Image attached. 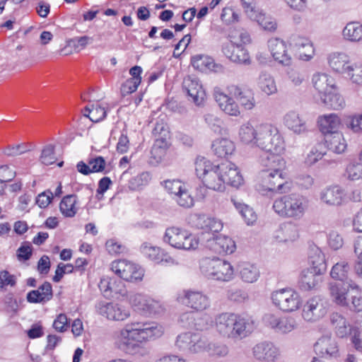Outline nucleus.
Returning <instances> with one entry per match:
<instances>
[{
    "label": "nucleus",
    "mask_w": 362,
    "mask_h": 362,
    "mask_svg": "<svg viewBox=\"0 0 362 362\" xmlns=\"http://www.w3.org/2000/svg\"><path fill=\"white\" fill-rule=\"evenodd\" d=\"M237 272L240 279L247 284L256 282L260 276L257 265L249 262H239L237 265Z\"/></svg>",
    "instance_id": "e433bc0d"
},
{
    "label": "nucleus",
    "mask_w": 362,
    "mask_h": 362,
    "mask_svg": "<svg viewBox=\"0 0 362 362\" xmlns=\"http://www.w3.org/2000/svg\"><path fill=\"white\" fill-rule=\"evenodd\" d=\"M222 52L230 61L245 65L251 63L247 51L242 45H235L233 41L225 43L222 46Z\"/></svg>",
    "instance_id": "a878e982"
},
{
    "label": "nucleus",
    "mask_w": 362,
    "mask_h": 362,
    "mask_svg": "<svg viewBox=\"0 0 362 362\" xmlns=\"http://www.w3.org/2000/svg\"><path fill=\"white\" fill-rule=\"evenodd\" d=\"M40 160L42 163L49 165L55 163L57 157L52 144H47L42 150Z\"/></svg>",
    "instance_id": "69168bd1"
},
{
    "label": "nucleus",
    "mask_w": 362,
    "mask_h": 362,
    "mask_svg": "<svg viewBox=\"0 0 362 362\" xmlns=\"http://www.w3.org/2000/svg\"><path fill=\"white\" fill-rule=\"evenodd\" d=\"M191 64L192 66L202 72L215 71L218 72L221 70L222 66L216 64L214 60L206 55H195L192 57Z\"/></svg>",
    "instance_id": "58836bf2"
},
{
    "label": "nucleus",
    "mask_w": 362,
    "mask_h": 362,
    "mask_svg": "<svg viewBox=\"0 0 362 362\" xmlns=\"http://www.w3.org/2000/svg\"><path fill=\"white\" fill-rule=\"evenodd\" d=\"M316 102L325 107L334 110H340L345 107L346 102L344 97L340 94L338 87L317 99Z\"/></svg>",
    "instance_id": "f704fd0d"
},
{
    "label": "nucleus",
    "mask_w": 362,
    "mask_h": 362,
    "mask_svg": "<svg viewBox=\"0 0 362 362\" xmlns=\"http://www.w3.org/2000/svg\"><path fill=\"white\" fill-rule=\"evenodd\" d=\"M351 273V266L346 260H341L335 263L330 271V276L341 282L349 281V276Z\"/></svg>",
    "instance_id": "a18cd8bd"
},
{
    "label": "nucleus",
    "mask_w": 362,
    "mask_h": 362,
    "mask_svg": "<svg viewBox=\"0 0 362 362\" xmlns=\"http://www.w3.org/2000/svg\"><path fill=\"white\" fill-rule=\"evenodd\" d=\"M330 322L335 334L339 338L351 337V341L356 350L362 349L361 332L358 327L352 326L347 320L338 313H333L330 316Z\"/></svg>",
    "instance_id": "ddd939ff"
},
{
    "label": "nucleus",
    "mask_w": 362,
    "mask_h": 362,
    "mask_svg": "<svg viewBox=\"0 0 362 362\" xmlns=\"http://www.w3.org/2000/svg\"><path fill=\"white\" fill-rule=\"evenodd\" d=\"M163 240L173 247L185 250L197 249L200 242L199 236L191 234L185 228H166Z\"/></svg>",
    "instance_id": "9d476101"
},
{
    "label": "nucleus",
    "mask_w": 362,
    "mask_h": 362,
    "mask_svg": "<svg viewBox=\"0 0 362 362\" xmlns=\"http://www.w3.org/2000/svg\"><path fill=\"white\" fill-rule=\"evenodd\" d=\"M286 76L293 86H300L305 81V75L297 67L288 68L286 71Z\"/></svg>",
    "instance_id": "680f3d73"
},
{
    "label": "nucleus",
    "mask_w": 362,
    "mask_h": 362,
    "mask_svg": "<svg viewBox=\"0 0 362 362\" xmlns=\"http://www.w3.org/2000/svg\"><path fill=\"white\" fill-rule=\"evenodd\" d=\"M325 271L313 267L303 269L299 281L301 290L308 291L315 289L322 282V275Z\"/></svg>",
    "instance_id": "bb28decb"
},
{
    "label": "nucleus",
    "mask_w": 362,
    "mask_h": 362,
    "mask_svg": "<svg viewBox=\"0 0 362 362\" xmlns=\"http://www.w3.org/2000/svg\"><path fill=\"white\" fill-rule=\"evenodd\" d=\"M257 84L259 90L267 95H274L277 93V86L273 76L265 71L260 72Z\"/></svg>",
    "instance_id": "79ce46f5"
},
{
    "label": "nucleus",
    "mask_w": 362,
    "mask_h": 362,
    "mask_svg": "<svg viewBox=\"0 0 362 362\" xmlns=\"http://www.w3.org/2000/svg\"><path fill=\"white\" fill-rule=\"evenodd\" d=\"M187 184L179 180H168L163 182V187L167 192L175 197L187 187Z\"/></svg>",
    "instance_id": "052dcab7"
},
{
    "label": "nucleus",
    "mask_w": 362,
    "mask_h": 362,
    "mask_svg": "<svg viewBox=\"0 0 362 362\" xmlns=\"http://www.w3.org/2000/svg\"><path fill=\"white\" fill-rule=\"evenodd\" d=\"M167 141L156 140L151 151V162L158 164L163 161L166 155Z\"/></svg>",
    "instance_id": "603ef678"
},
{
    "label": "nucleus",
    "mask_w": 362,
    "mask_h": 362,
    "mask_svg": "<svg viewBox=\"0 0 362 362\" xmlns=\"http://www.w3.org/2000/svg\"><path fill=\"white\" fill-rule=\"evenodd\" d=\"M320 201L330 206H341L347 202L345 190L338 185L327 186L320 192Z\"/></svg>",
    "instance_id": "4be33fe9"
},
{
    "label": "nucleus",
    "mask_w": 362,
    "mask_h": 362,
    "mask_svg": "<svg viewBox=\"0 0 362 362\" xmlns=\"http://www.w3.org/2000/svg\"><path fill=\"white\" fill-rule=\"evenodd\" d=\"M268 47L274 59L279 64L289 66L292 64V57L288 52L287 44L280 38H271L268 41Z\"/></svg>",
    "instance_id": "b1692460"
},
{
    "label": "nucleus",
    "mask_w": 362,
    "mask_h": 362,
    "mask_svg": "<svg viewBox=\"0 0 362 362\" xmlns=\"http://www.w3.org/2000/svg\"><path fill=\"white\" fill-rule=\"evenodd\" d=\"M284 124L296 134H302L306 132L305 121L294 111L286 114L284 118Z\"/></svg>",
    "instance_id": "a19ab883"
},
{
    "label": "nucleus",
    "mask_w": 362,
    "mask_h": 362,
    "mask_svg": "<svg viewBox=\"0 0 362 362\" xmlns=\"http://www.w3.org/2000/svg\"><path fill=\"white\" fill-rule=\"evenodd\" d=\"M255 16V18H251L250 20L256 21L264 30L274 31L276 29V21L271 16H266L262 9Z\"/></svg>",
    "instance_id": "864d4df0"
},
{
    "label": "nucleus",
    "mask_w": 362,
    "mask_h": 362,
    "mask_svg": "<svg viewBox=\"0 0 362 362\" xmlns=\"http://www.w3.org/2000/svg\"><path fill=\"white\" fill-rule=\"evenodd\" d=\"M151 180V175L148 172H142L131 180L130 185L133 189H138L147 185Z\"/></svg>",
    "instance_id": "774afa93"
},
{
    "label": "nucleus",
    "mask_w": 362,
    "mask_h": 362,
    "mask_svg": "<svg viewBox=\"0 0 362 362\" xmlns=\"http://www.w3.org/2000/svg\"><path fill=\"white\" fill-rule=\"evenodd\" d=\"M164 334L163 325L151 321H131L115 335L117 347L129 355L139 352L141 345L154 341Z\"/></svg>",
    "instance_id": "f03ea898"
},
{
    "label": "nucleus",
    "mask_w": 362,
    "mask_h": 362,
    "mask_svg": "<svg viewBox=\"0 0 362 362\" xmlns=\"http://www.w3.org/2000/svg\"><path fill=\"white\" fill-rule=\"evenodd\" d=\"M345 176L351 181L362 179V163L356 162L349 163L345 170Z\"/></svg>",
    "instance_id": "bf43d9fd"
},
{
    "label": "nucleus",
    "mask_w": 362,
    "mask_h": 362,
    "mask_svg": "<svg viewBox=\"0 0 362 362\" xmlns=\"http://www.w3.org/2000/svg\"><path fill=\"white\" fill-rule=\"evenodd\" d=\"M204 336L195 332H185L176 337V348L188 354H200L204 345Z\"/></svg>",
    "instance_id": "f3484780"
},
{
    "label": "nucleus",
    "mask_w": 362,
    "mask_h": 362,
    "mask_svg": "<svg viewBox=\"0 0 362 362\" xmlns=\"http://www.w3.org/2000/svg\"><path fill=\"white\" fill-rule=\"evenodd\" d=\"M221 170L224 180V185L238 187L243 183V177L235 163L229 161L221 163Z\"/></svg>",
    "instance_id": "2f4dec72"
},
{
    "label": "nucleus",
    "mask_w": 362,
    "mask_h": 362,
    "mask_svg": "<svg viewBox=\"0 0 362 362\" xmlns=\"http://www.w3.org/2000/svg\"><path fill=\"white\" fill-rule=\"evenodd\" d=\"M204 121L208 127L215 133H221L223 120L213 113L204 115Z\"/></svg>",
    "instance_id": "0e129e2a"
},
{
    "label": "nucleus",
    "mask_w": 362,
    "mask_h": 362,
    "mask_svg": "<svg viewBox=\"0 0 362 362\" xmlns=\"http://www.w3.org/2000/svg\"><path fill=\"white\" fill-rule=\"evenodd\" d=\"M272 304L284 313H293L302 306L300 293L291 288H281L271 294Z\"/></svg>",
    "instance_id": "9b49d317"
},
{
    "label": "nucleus",
    "mask_w": 362,
    "mask_h": 362,
    "mask_svg": "<svg viewBox=\"0 0 362 362\" xmlns=\"http://www.w3.org/2000/svg\"><path fill=\"white\" fill-rule=\"evenodd\" d=\"M96 312L109 320L124 321L131 316L129 308L115 303L100 301L95 305Z\"/></svg>",
    "instance_id": "6ab92c4d"
},
{
    "label": "nucleus",
    "mask_w": 362,
    "mask_h": 362,
    "mask_svg": "<svg viewBox=\"0 0 362 362\" xmlns=\"http://www.w3.org/2000/svg\"><path fill=\"white\" fill-rule=\"evenodd\" d=\"M98 287L106 298H117L118 295L124 296L126 293L124 286L120 280L108 276L100 279Z\"/></svg>",
    "instance_id": "c85d7f7f"
},
{
    "label": "nucleus",
    "mask_w": 362,
    "mask_h": 362,
    "mask_svg": "<svg viewBox=\"0 0 362 362\" xmlns=\"http://www.w3.org/2000/svg\"><path fill=\"white\" fill-rule=\"evenodd\" d=\"M263 325L279 334H288L296 329L298 323L291 315H280L274 313H267L262 318Z\"/></svg>",
    "instance_id": "2eb2a0df"
},
{
    "label": "nucleus",
    "mask_w": 362,
    "mask_h": 362,
    "mask_svg": "<svg viewBox=\"0 0 362 362\" xmlns=\"http://www.w3.org/2000/svg\"><path fill=\"white\" fill-rule=\"evenodd\" d=\"M254 317L245 313L223 312L215 315L214 329L223 339L239 341L248 337L256 329Z\"/></svg>",
    "instance_id": "7ed1b4c3"
},
{
    "label": "nucleus",
    "mask_w": 362,
    "mask_h": 362,
    "mask_svg": "<svg viewBox=\"0 0 362 362\" xmlns=\"http://www.w3.org/2000/svg\"><path fill=\"white\" fill-rule=\"evenodd\" d=\"M199 240L209 250L219 255H229L236 250L235 241L229 236L212 228H204L199 235Z\"/></svg>",
    "instance_id": "6e6552de"
},
{
    "label": "nucleus",
    "mask_w": 362,
    "mask_h": 362,
    "mask_svg": "<svg viewBox=\"0 0 362 362\" xmlns=\"http://www.w3.org/2000/svg\"><path fill=\"white\" fill-rule=\"evenodd\" d=\"M129 303L134 311L146 317L160 315L165 310L163 302L143 293L130 295Z\"/></svg>",
    "instance_id": "1a4fd4ad"
},
{
    "label": "nucleus",
    "mask_w": 362,
    "mask_h": 362,
    "mask_svg": "<svg viewBox=\"0 0 362 362\" xmlns=\"http://www.w3.org/2000/svg\"><path fill=\"white\" fill-rule=\"evenodd\" d=\"M173 199L177 204L183 208H190L194 205V199L189 193L187 186L182 190Z\"/></svg>",
    "instance_id": "338daca9"
},
{
    "label": "nucleus",
    "mask_w": 362,
    "mask_h": 362,
    "mask_svg": "<svg viewBox=\"0 0 362 362\" xmlns=\"http://www.w3.org/2000/svg\"><path fill=\"white\" fill-rule=\"evenodd\" d=\"M252 355L259 362H276L281 357V350L273 342L263 341L252 347Z\"/></svg>",
    "instance_id": "aec40b11"
},
{
    "label": "nucleus",
    "mask_w": 362,
    "mask_h": 362,
    "mask_svg": "<svg viewBox=\"0 0 362 362\" xmlns=\"http://www.w3.org/2000/svg\"><path fill=\"white\" fill-rule=\"evenodd\" d=\"M199 270L209 280L228 282L234 279V268L232 264L218 257H204L199 262Z\"/></svg>",
    "instance_id": "0eeeda50"
},
{
    "label": "nucleus",
    "mask_w": 362,
    "mask_h": 362,
    "mask_svg": "<svg viewBox=\"0 0 362 362\" xmlns=\"http://www.w3.org/2000/svg\"><path fill=\"white\" fill-rule=\"evenodd\" d=\"M327 62L329 69L339 74H346L351 64L350 56L343 51L330 52L327 54Z\"/></svg>",
    "instance_id": "cd10ccee"
},
{
    "label": "nucleus",
    "mask_w": 362,
    "mask_h": 362,
    "mask_svg": "<svg viewBox=\"0 0 362 362\" xmlns=\"http://www.w3.org/2000/svg\"><path fill=\"white\" fill-rule=\"evenodd\" d=\"M314 89L317 91L315 95V101L328 91L337 88V83L334 77L325 72L315 73L311 79Z\"/></svg>",
    "instance_id": "393cba45"
},
{
    "label": "nucleus",
    "mask_w": 362,
    "mask_h": 362,
    "mask_svg": "<svg viewBox=\"0 0 362 362\" xmlns=\"http://www.w3.org/2000/svg\"><path fill=\"white\" fill-rule=\"evenodd\" d=\"M211 326L214 327V320L206 313L198 315L195 313L193 328L198 331L207 330Z\"/></svg>",
    "instance_id": "13d9d810"
},
{
    "label": "nucleus",
    "mask_w": 362,
    "mask_h": 362,
    "mask_svg": "<svg viewBox=\"0 0 362 362\" xmlns=\"http://www.w3.org/2000/svg\"><path fill=\"white\" fill-rule=\"evenodd\" d=\"M183 88L186 90L188 95L197 105L203 104L206 93L199 81L192 76L185 78L183 81Z\"/></svg>",
    "instance_id": "7c9ffc66"
},
{
    "label": "nucleus",
    "mask_w": 362,
    "mask_h": 362,
    "mask_svg": "<svg viewBox=\"0 0 362 362\" xmlns=\"http://www.w3.org/2000/svg\"><path fill=\"white\" fill-rule=\"evenodd\" d=\"M327 148L337 154L342 153L347 148V143L342 132L328 134L325 136Z\"/></svg>",
    "instance_id": "ea45409f"
},
{
    "label": "nucleus",
    "mask_w": 362,
    "mask_h": 362,
    "mask_svg": "<svg viewBox=\"0 0 362 362\" xmlns=\"http://www.w3.org/2000/svg\"><path fill=\"white\" fill-rule=\"evenodd\" d=\"M194 165L197 177L207 188L220 192L224 190L225 185L221 164L215 165L206 158L198 156Z\"/></svg>",
    "instance_id": "423d86ee"
},
{
    "label": "nucleus",
    "mask_w": 362,
    "mask_h": 362,
    "mask_svg": "<svg viewBox=\"0 0 362 362\" xmlns=\"http://www.w3.org/2000/svg\"><path fill=\"white\" fill-rule=\"evenodd\" d=\"M308 259L310 267L326 270L327 265L325 257L321 249L315 245H311L309 247Z\"/></svg>",
    "instance_id": "09e8293b"
},
{
    "label": "nucleus",
    "mask_w": 362,
    "mask_h": 362,
    "mask_svg": "<svg viewBox=\"0 0 362 362\" xmlns=\"http://www.w3.org/2000/svg\"><path fill=\"white\" fill-rule=\"evenodd\" d=\"M228 95L220 89L214 90V98L220 109L232 117H239L241 110H252L257 105L254 91L248 88L232 85L228 87Z\"/></svg>",
    "instance_id": "20e7f679"
},
{
    "label": "nucleus",
    "mask_w": 362,
    "mask_h": 362,
    "mask_svg": "<svg viewBox=\"0 0 362 362\" xmlns=\"http://www.w3.org/2000/svg\"><path fill=\"white\" fill-rule=\"evenodd\" d=\"M319 129L325 136L328 134L340 132L342 122L340 117L335 113H329L321 115L317 119Z\"/></svg>",
    "instance_id": "c756f323"
},
{
    "label": "nucleus",
    "mask_w": 362,
    "mask_h": 362,
    "mask_svg": "<svg viewBox=\"0 0 362 362\" xmlns=\"http://www.w3.org/2000/svg\"><path fill=\"white\" fill-rule=\"evenodd\" d=\"M53 297L52 284L48 282H44L37 290L29 291L26 296V300L30 303L44 304L49 301Z\"/></svg>",
    "instance_id": "c9c22d12"
},
{
    "label": "nucleus",
    "mask_w": 362,
    "mask_h": 362,
    "mask_svg": "<svg viewBox=\"0 0 362 362\" xmlns=\"http://www.w3.org/2000/svg\"><path fill=\"white\" fill-rule=\"evenodd\" d=\"M346 74L353 84L362 86V62L351 64Z\"/></svg>",
    "instance_id": "4d7b16f0"
},
{
    "label": "nucleus",
    "mask_w": 362,
    "mask_h": 362,
    "mask_svg": "<svg viewBox=\"0 0 362 362\" xmlns=\"http://www.w3.org/2000/svg\"><path fill=\"white\" fill-rule=\"evenodd\" d=\"M107 115V111L98 103L87 105L85 107L84 116L88 117L93 122H99L103 120Z\"/></svg>",
    "instance_id": "3c124183"
},
{
    "label": "nucleus",
    "mask_w": 362,
    "mask_h": 362,
    "mask_svg": "<svg viewBox=\"0 0 362 362\" xmlns=\"http://www.w3.org/2000/svg\"><path fill=\"white\" fill-rule=\"evenodd\" d=\"M359 291V286L353 281L346 282H332L329 284V296L334 303L341 306L349 305L347 296L349 289Z\"/></svg>",
    "instance_id": "412c9836"
},
{
    "label": "nucleus",
    "mask_w": 362,
    "mask_h": 362,
    "mask_svg": "<svg viewBox=\"0 0 362 362\" xmlns=\"http://www.w3.org/2000/svg\"><path fill=\"white\" fill-rule=\"evenodd\" d=\"M231 202L247 225L250 226L255 223L257 216L251 206L243 203L241 200L233 198L231 199Z\"/></svg>",
    "instance_id": "49530a36"
},
{
    "label": "nucleus",
    "mask_w": 362,
    "mask_h": 362,
    "mask_svg": "<svg viewBox=\"0 0 362 362\" xmlns=\"http://www.w3.org/2000/svg\"><path fill=\"white\" fill-rule=\"evenodd\" d=\"M141 255L157 264L177 265V260L169 255L164 249L144 242L140 246Z\"/></svg>",
    "instance_id": "a211bd4d"
},
{
    "label": "nucleus",
    "mask_w": 362,
    "mask_h": 362,
    "mask_svg": "<svg viewBox=\"0 0 362 362\" xmlns=\"http://www.w3.org/2000/svg\"><path fill=\"white\" fill-rule=\"evenodd\" d=\"M111 270L124 281L136 283L142 281L145 271L139 264L127 259H117L111 263Z\"/></svg>",
    "instance_id": "dca6fc26"
},
{
    "label": "nucleus",
    "mask_w": 362,
    "mask_h": 362,
    "mask_svg": "<svg viewBox=\"0 0 362 362\" xmlns=\"http://www.w3.org/2000/svg\"><path fill=\"white\" fill-rule=\"evenodd\" d=\"M93 41L92 37L84 35L81 37H75L66 41V45L61 49V54L67 55L71 50H67L69 48L73 49L75 52L83 49L88 44Z\"/></svg>",
    "instance_id": "de8ad7c7"
},
{
    "label": "nucleus",
    "mask_w": 362,
    "mask_h": 362,
    "mask_svg": "<svg viewBox=\"0 0 362 362\" xmlns=\"http://www.w3.org/2000/svg\"><path fill=\"white\" fill-rule=\"evenodd\" d=\"M289 44L296 51L298 59L309 62L313 59L315 51L310 39L295 35L291 37Z\"/></svg>",
    "instance_id": "5701e85b"
},
{
    "label": "nucleus",
    "mask_w": 362,
    "mask_h": 362,
    "mask_svg": "<svg viewBox=\"0 0 362 362\" xmlns=\"http://www.w3.org/2000/svg\"><path fill=\"white\" fill-rule=\"evenodd\" d=\"M354 252L357 256L354 272L358 278L362 279V237H359L355 242Z\"/></svg>",
    "instance_id": "e2e57ef3"
},
{
    "label": "nucleus",
    "mask_w": 362,
    "mask_h": 362,
    "mask_svg": "<svg viewBox=\"0 0 362 362\" xmlns=\"http://www.w3.org/2000/svg\"><path fill=\"white\" fill-rule=\"evenodd\" d=\"M77 197L74 194L66 195L59 204V210L65 217H73L77 212Z\"/></svg>",
    "instance_id": "8fccbe9b"
},
{
    "label": "nucleus",
    "mask_w": 362,
    "mask_h": 362,
    "mask_svg": "<svg viewBox=\"0 0 362 362\" xmlns=\"http://www.w3.org/2000/svg\"><path fill=\"white\" fill-rule=\"evenodd\" d=\"M274 238L279 242L294 241L298 238L296 228H278Z\"/></svg>",
    "instance_id": "5fc2aeb1"
},
{
    "label": "nucleus",
    "mask_w": 362,
    "mask_h": 362,
    "mask_svg": "<svg viewBox=\"0 0 362 362\" xmlns=\"http://www.w3.org/2000/svg\"><path fill=\"white\" fill-rule=\"evenodd\" d=\"M308 207V199L300 194H290L276 199L273 204L274 211L281 217L300 219Z\"/></svg>",
    "instance_id": "39448f33"
},
{
    "label": "nucleus",
    "mask_w": 362,
    "mask_h": 362,
    "mask_svg": "<svg viewBox=\"0 0 362 362\" xmlns=\"http://www.w3.org/2000/svg\"><path fill=\"white\" fill-rule=\"evenodd\" d=\"M325 155L326 152L322 150V146L317 144L308 152L305 158V163L308 166H312L321 160Z\"/></svg>",
    "instance_id": "6e6d98bb"
},
{
    "label": "nucleus",
    "mask_w": 362,
    "mask_h": 362,
    "mask_svg": "<svg viewBox=\"0 0 362 362\" xmlns=\"http://www.w3.org/2000/svg\"><path fill=\"white\" fill-rule=\"evenodd\" d=\"M259 129L260 123L255 124L250 120L243 122L238 129L240 141L244 144L255 146Z\"/></svg>",
    "instance_id": "72a5a7b5"
},
{
    "label": "nucleus",
    "mask_w": 362,
    "mask_h": 362,
    "mask_svg": "<svg viewBox=\"0 0 362 362\" xmlns=\"http://www.w3.org/2000/svg\"><path fill=\"white\" fill-rule=\"evenodd\" d=\"M301 317L310 323L320 321L328 313L329 303L327 300L321 295H315L302 303Z\"/></svg>",
    "instance_id": "f8f14e48"
},
{
    "label": "nucleus",
    "mask_w": 362,
    "mask_h": 362,
    "mask_svg": "<svg viewBox=\"0 0 362 362\" xmlns=\"http://www.w3.org/2000/svg\"><path fill=\"white\" fill-rule=\"evenodd\" d=\"M204 345L202 353L206 352L210 356L218 358L226 357L229 353V348L227 344L223 342L210 341L206 337L204 339Z\"/></svg>",
    "instance_id": "c03bdc74"
},
{
    "label": "nucleus",
    "mask_w": 362,
    "mask_h": 362,
    "mask_svg": "<svg viewBox=\"0 0 362 362\" xmlns=\"http://www.w3.org/2000/svg\"><path fill=\"white\" fill-rule=\"evenodd\" d=\"M214 154L218 158H228L235 151V145L233 141L227 138H218L211 144Z\"/></svg>",
    "instance_id": "4c0bfd02"
},
{
    "label": "nucleus",
    "mask_w": 362,
    "mask_h": 362,
    "mask_svg": "<svg viewBox=\"0 0 362 362\" xmlns=\"http://www.w3.org/2000/svg\"><path fill=\"white\" fill-rule=\"evenodd\" d=\"M344 40L350 42L362 41V24L357 21H351L345 25L341 32Z\"/></svg>",
    "instance_id": "37998d69"
},
{
    "label": "nucleus",
    "mask_w": 362,
    "mask_h": 362,
    "mask_svg": "<svg viewBox=\"0 0 362 362\" xmlns=\"http://www.w3.org/2000/svg\"><path fill=\"white\" fill-rule=\"evenodd\" d=\"M314 351L322 357H336L339 349L336 340L330 336H323L314 344Z\"/></svg>",
    "instance_id": "473e14b6"
},
{
    "label": "nucleus",
    "mask_w": 362,
    "mask_h": 362,
    "mask_svg": "<svg viewBox=\"0 0 362 362\" xmlns=\"http://www.w3.org/2000/svg\"><path fill=\"white\" fill-rule=\"evenodd\" d=\"M175 300L192 310L202 312L211 306L209 297L196 289H183L177 293Z\"/></svg>",
    "instance_id": "4468645a"
},
{
    "label": "nucleus",
    "mask_w": 362,
    "mask_h": 362,
    "mask_svg": "<svg viewBox=\"0 0 362 362\" xmlns=\"http://www.w3.org/2000/svg\"><path fill=\"white\" fill-rule=\"evenodd\" d=\"M255 147L269 154L260 159L263 169L258 174L256 189L264 195L268 192H288L291 182L286 172V161L281 156L286 144L277 127L271 123H260Z\"/></svg>",
    "instance_id": "f257e3e1"
}]
</instances>
